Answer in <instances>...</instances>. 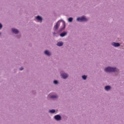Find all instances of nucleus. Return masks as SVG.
<instances>
[{
    "label": "nucleus",
    "mask_w": 124,
    "mask_h": 124,
    "mask_svg": "<svg viewBox=\"0 0 124 124\" xmlns=\"http://www.w3.org/2000/svg\"><path fill=\"white\" fill-rule=\"evenodd\" d=\"M106 72H115V71H117V68H113L111 67H108L105 69Z\"/></svg>",
    "instance_id": "nucleus-1"
},
{
    "label": "nucleus",
    "mask_w": 124,
    "mask_h": 124,
    "mask_svg": "<svg viewBox=\"0 0 124 124\" xmlns=\"http://www.w3.org/2000/svg\"><path fill=\"white\" fill-rule=\"evenodd\" d=\"M53 34L55 35V34H56V33L54 32Z\"/></svg>",
    "instance_id": "nucleus-21"
},
{
    "label": "nucleus",
    "mask_w": 124,
    "mask_h": 124,
    "mask_svg": "<svg viewBox=\"0 0 124 124\" xmlns=\"http://www.w3.org/2000/svg\"><path fill=\"white\" fill-rule=\"evenodd\" d=\"M12 31L14 33H16V34L19 33V31L17 29H12Z\"/></svg>",
    "instance_id": "nucleus-7"
},
{
    "label": "nucleus",
    "mask_w": 124,
    "mask_h": 124,
    "mask_svg": "<svg viewBox=\"0 0 124 124\" xmlns=\"http://www.w3.org/2000/svg\"><path fill=\"white\" fill-rule=\"evenodd\" d=\"M0 34H1V33L0 32Z\"/></svg>",
    "instance_id": "nucleus-22"
},
{
    "label": "nucleus",
    "mask_w": 124,
    "mask_h": 124,
    "mask_svg": "<svg viewBox=\"0 0 124 124\" xmlns=\"http://www.w3.org/2000/svg\"><path fill=\"white\" fill-rule=\"evenodd\" d=\"M36 19L37 20H38V21H42V17H41L40 16H38L36 17Z\"/></svg>",
    "instance_id": "nucleus-10"
},
{
    "label": "nucleus",
    "mask_w": 124,
    "mask_h": 124,
    "mask_svg": "<svg viewBox=\"0 0 124 124\" xmlns=\"http://www.w3.org/2000/svg\"><path fill=\"white\" fill-rule=\"evenodd\" d=\"M57 46H62V45H63V43H62V42H58L57 44Z\"/></svg>",
    "instance_id": "nucleus-11"
},
{
    "label": "nucleus",
    "mask_w": 124,
    "mask_h": 124,
    "mask_svg": "<svg viewBox=\"0 0 124 124\" xmlns=\"http://www.w3.org/2000/svg\"><path fill=\"white\" fill-rule=\"evenodd\" d=\"M59 27H60V21H58L56 25L54 26V30L55 31H56V30H58V29H59Z\"/></svg>",
    "instance_id": "nucleus-3"
},
{
    "label": "nucleus",
    "mask_w": 124,
    "mask_h": 124,
    "mask_svg": "<svg viewBox=\"0 0 124 124\" xmlns=\"http://www.w3.org/2000/svg\"><path fill=\"white\" fill-rule=\"evenodd\" d=\"M66 34H67V33L66 32H64L60 34V36H61V37H63V36H65Z\"/></svg>",
    "instance_id": "nucleus-9"
},
{
    "label": "nucleus",
    "mask_w": 124,
    "mask_h": 124,
    "mask_svg": "<svg viewBox=\"0 0 124 124\" xmlns=\"http://www.w3.org/2000/svg\"><path fill=\"white\" fill-rule=\"evenodd\" d=\"M45 55H46L47 56L51 55V53L50 52H49L48 50H46L45 51Z\"/></svg>",
    "instance_id": "nucleus-8"
},
{
    "label": "nucleus",
    "mask_w": 124,
    "mask_h": 124,
    "mask_svg": "<svg viewBox=\"0 0 124 124\" xmlns=\"http://www.w3.org/2000/svg\"><path fill=\"white\" fill-rule=\"evenodd\" d=\"M61 76L63 78V79H66V78L68 77V75L66 74H62Z\"/></svg>",
    "instance_id": "nucleus-6"
},
{
    "label": "nucleus",
    "mask_w": 124,
    "mask_h": 124,
    "mask_svg": "<svg viewBox=\"0 0 124 124\" xmlns=\"http://www.w3.org/2000/svg\"><path fill=\"white\" fill-rule=\"evenodd\" d=\"M82 77L84 80H86L87 79V76L83 75L82 76Z\"/></svg>",
    "instance_id": "nucleus-15"
},
{
    "label": "nucleus",
    "mask_w": 124,
    "mask_h": 124,
    "mask_svg": "<svg viewBox=\"0 0 124 124\" xmlns=\"http://www.w3.org/2000/svg\"><path fill=\"white\" fill-rule=\"evenodd\" d=\"M50 113H55L56 112V110L55 109H51L49 110Z\"/></svg>",
    "instance_id": "nucleus-16"
},
{
    "label": "nucleus",
    "mask_w": 124,
    "mask_h": 124,
    "mask_svg": "<svg viewBox=\"0 0 124 124\" xmlns=\"http://www.w3.org/2000/svg\"><path fill=\"white\" fill-rule=\"evenodd\" d=\"M57 97H58V95H57L50 96V98H57Z\"/></svg>",
    "instance_id": "nucleus-13"
},
{
    "label": "nucleus",
    "mask_w": 124,
    "mask_h": 124,
    "mask_svg": "<svg viewBox=\"0 0 124 124\" xmlns=\"http://www.w3.org/2000/svg\"><path fill=\"white\" fill-rule=\"evenodd\" d=\"M63 25L64 26V28H65V22H63Z\"/></svg>",
    "instance_id": "nucleus-18"
},
{
    "label": "nucleus",
    "mask_w": 124,
    "mask_h": 124,
    "mask_svg": "<svg viewBox=\"0 0 124 124\" xmlns=\"http://www.w3.org/2000/svg\"><path fill=\"white\" fill-rule=\"evenodd\" d=\"M77 21L80 22H85V21H88V19L86 18L85 16H82L81 17H78L77 18Z\"/></svg>",
    "instance_id": "nucleus-2"
},
{
    "label": "nucleus",
    "mask_w": 124,
    "mask_h": 124,
    "mask_svg": "<svg viewBox=\"0 0 124 124\" xmlns=\"http://www.w3.org/2000/svg\"><path fill=\"white\" fill-rule=\"evenodd\" d=\"M23 69H24L23 67H21L20 68V70H23Z\"/></svg>",
    "instance_id": "nucleus-20"
},
{
    "label": "nucleus",
    "mask_w": 124,
    "mask_h": 124,
    "mask_svg": "<svg viewBox=\"0 0 124 124\" xmlns=\"http://www.w3.org/2000/svg\"><path fill=\"white\" fill-rule=\"evenodd\" d=\"M111 45L112 46H114V47H119V46H120V43H119L113 42V43H112Z\"/></svg>",
    "instance_id": "nucleus-4"
},
{
    "label": "nucleus",
    "mask_w": 124,
    "mask_h": 124,
    "mask_svg": "<svg viewBox=\"0 0 124 124\" xmlns=\"http://www.w3.org/2000/svg\"><path fill=\"white\" fill-rule=\"evenodd\" d=\"M2 28V25L0 23V29Z\"/></svg>",
    "instance_id": "nucleus-19"
},
{
    "label": "nucleus",
    "mask_w": 124,
    "mask_h": 124,
    "mask_svg": "<svg viewBox=\"0 0 124 124\" xmlns=\"http://www.w3.org/2000/svg\"><path fill=\"white\" fill-rule=\"evenodd\" d=\"M54 118L55 120H56V121H60V120L62 119V117L61 116L57 115L54 116Z\"/></svg>",
    "instance_id": "nucleus-5"
},
{
    "label": "nucleus",
    "mask_w": 124,
    "mask_h": 124,
    "mask_svg": "<svg viewBox=\"0 0 124 124\" xmlns=\"http://www.w3.org/2000/svg\"><path fill=\"white\" fill-rule=\"evenodd\" d=\"M53 83H54V84H55V85H57V84H58V81H57V80H54V81H53Z\"/></svg>",
    "instance_id": "nucleus-17"
},
{
    "label": "nucleus",
    "mask_w": 124,
    "mask_h": 124,
    "mask_svg": "<svg viewBox=\"0 0 124 124\" xmlns=\"http://www.w3.org/2000/svg\"><path fill=\"white\" fill-rule=\"evenodd\" d=\"M110 89H111V87L109 86H107L105 87V89L106 90V91H109Z\"/></svg>",
    "instance_id": "nucleus-12"
},
{
    "label": "nucleus",
    "mask_w": 124,
    "mask_h": 124,
    "mask_svg": "<svg viewBox=\"0 0 124 124\" xmlns=\"http://www.w3.org/2000/svg\"><path fill=\"white\" fill-rule=\"evenodd\" d=\"M68 20V22H72L73 18L72 17H69Z\"/></svg>",
    "instance_id": "nucleus-14"
}]
</instances>
